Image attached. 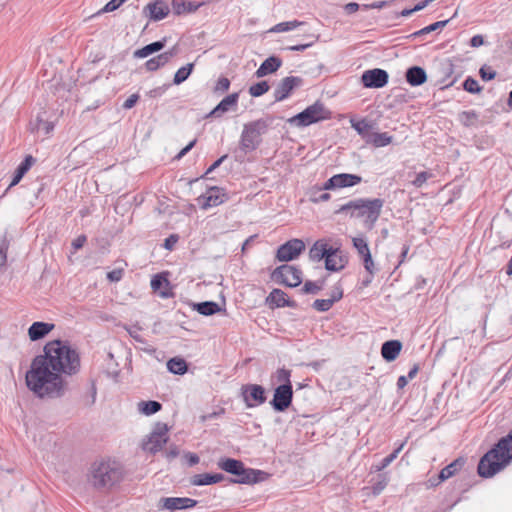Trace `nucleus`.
<instances>
[{
	"instance_id": "nucleus-1",
	"label": "nucleus",
	"mask_w": 512,
	"mask_h": 512,
	"mask_svg": "<svg viewBox=\"0 0 512 512\" xmlns=\"http://www.w3.org/2000/svg\"><path fill=\"white\" fill-rule=\"evenodd\" d=\"M43 354L37 355L26 372V385L39 398H59L64 395L63 375L80 371V356L67 342L52 340L46 343Z\"/></svg>"
},
{
	"instance_id": "nucleus-2",
	"label": "nucleus",
	"mask_w": 512,
	"mask_h": 512,
	"mask_svg": "<svg viewBox=\"0 0 512 512\" xmlns=\"http://www.w3.org/2000/svg\"><path fill=\"white\" fill-rule=\"evenodd\" d=\"M512 461V430L486 452L478 463L477 471L482 478H490Z\"/></svg>"
},
{
	"instance_id": "nucleus-3",
	"label": "nucleus",
	"mask_w": 512,
	"mask_h": 512,
	"mask_svg": "<svg viewBox=\"0 0 512 512\" xmlns=\"http://www.w3.org/2000/svg\"><path fill=\"white\" fill-rule=\"evenodd\" d=\"M124 477L123 466L117 461H100L92 464L89 481L98 490H109Z\"/></svg>"
},
{
	"instance_id": "nucleus-4",
	"label": "nucleus",
	"mask_w": 512,
	"mask_h": 512,
	"mask_svg": "<svg viewBox=\"0 0 512 512\" xmlns=\"http://www.w3.org/2000/svg\"><path fill=\"white\" fill-rule=\"evenodd\" d=\"M275 119L273 115H266L244 124L239 149L244 154L255 151L262 143V135L266 134L268 129L273 126Z\"/></svg>"
},
{
	"instance_id": "nucleus-5",
	"label": "nucleus",
	"mask_w": 512,
	"mask_h": 512,
	"mask_svg": "<svg viewBox=\"0 0 512 512\" xmlns=\"http://www.w3.org/2000/svg\"><path fill=\"white\" fill-rule=\"evenodd\" d=\"M218 465L225 472L237 476V479L231 480L233 483L255 484L266 480L269 476L262 470L246 468L242 461L233 458L221 459Z\"/></svg>"
},
{
	"instance_id": "nucleus-6",
	"label": "nucleus",
	"mask_w": 512,
	"mask_h": 512,
	"mask_svg": "<svg viewBox=\"0 0 512 512\" xmlns=\"http://www.w3.org/2000/svg\"><path fill=\"white\" fill-rule=\"evenodd\" d=\"M331 118V111L321 101L305 108L302 112L288 119V123L296 127H306Z\"/></svg>"
},
{
	"instance_id": "nucleus-7",
	"label": "nucleus",
	"mask_w": 512,
	"mask_h": 512,
	"mask_svg": "<svg viewBox=\"0 0 512 512\" xmlns=\"http://www.w3.org/2000/svg\"><path fill=\"white\" fill-rule=\"evenodd\" d=\"M384 200L381 198H358V209L356 218H362L364 226L368 230H372L378 221Z\"/></svg>"
},
{
	"instance_id": "nucleus-8",
	"label": "nucleus",
	"mask_w": 512,
	"mask_h": 512,
	"mask_svg": "<svg viewBox=\"0 0 512 512\" xmlns=\"http://www.w3.org/2000/svg\"><path fill=\"white\" fill-rule=\"evenodd\" d=\"M271 279L287 287H297L302 282V271L296 266L283 264L271 273Z\"/></svg>"
},
{
	"instance_id": "nucleus-9",
	"label": "nucleus",
	"mask_w": 512,
	"mask_h": 512,
	"mask_svg": "<svg viewBox=\"0 0 512 512\" xmlns=\"http://www.w3.org/2000/svg\"><path fill=\"white\" fill-rule=\"evenodd\" d=\"M168 426L165 423L158 422L150 436L146 441L143 442V450L148 451L152 454L159 452L163 445L168 441Z\"/></svg>"
},
{
	"instance_id": "nucleus-10",
	"label": "nucleus",
	"mask_w": 512,
	"mask_h": 512,
	"mask_svg": "<svg viewBox=\"0 0 512 512\" xmlns=\"http://www.w3.org/2000/svg\"><path fill=\"white\" fill-rule=\"evenodd\" d=\"M241 396L247 408L261 405L267 399L265 388L259 384L242 385Z\"/></svg>"
},
{
	"instance_id": "nucleus-11",
	"label": "nucleus",
	"mask_w": 512,
	"mask_h": 512,
	"mask_svg": "<svg viewBox=\"0 0 512 512\" xmlns=\"http://www.w3.org/2000/svg\"><path fill=\"white\" fill-rule=\"evenodd\" d=\"M304 250L305 243L301 239H291L277 249L276 258L280 262L292 261Z\"/></svg>"
},
{
	"instance_id": "nucleus-12",
	"label": "nucleus",
	"mask_w": 512,
	"mask_h": 512,
	"mask_svg": "<svg viewBox=\"0 0 512 512\" xmlns=\"http://www.w3.org/2000/svg\"><path fill=\"white\" fill-rule=\"evenodd\" d=\"M293 388L288 385H278L270 401V405L277 412H284L292 404Z\"/></svg>"
},
{
	"instance_id": "nucleus-13",
	"label": "nucleus",
	"mask_w": 512,
	"mask_h": 512,
	"mask_svg": "<svg viewBox=\"0 0 512 512\" xmlns=\"http://www.w3.org/2000/svg\"><path fill=\"white\" fill-rule=\"evenodd\" d=\"M171 11V7L165 0H155L144 6L142 14L149 21L158 22L165 19Z\"/></svg>"
},
{
	"instance_id": "nucleus-14",
	"label": "nucleus",
	"mask_w": 512,
	"mask_h": 512,
	"mask_svg": "<svg viewBox=\"0 0 512 512\" xmlns=\"http://www.w3.org/2000/svg\"><path fill=\"white\" fill-rule=\"evenodd\" d=\"M303 85V79L298 76H287L283 78L274 89V98L276 102L287 99L292 91Z\"/></svg>"
},
{
	"instance_id": "nucleus-15",
	"label": "nucleus",
	"mask_w": 512,
	"mask_h": 512,
	"mask_svg": "<svg viewBox=\"0 0 512 512\" xmlns=\"http://www.w3.org/2000/svg\"><path fill=\"white\" fill-rule=\"evenodd\" d=\"M198 501L188 497H162L157 503L159 510H185L193 508L197 505Z\"/></svg>"
},
{
	"instance_id": "nucleus-16",
	"label": "nucleus",
	"mask_w": 512,
	"mask_h": 512,
	"mask_svg": "<svg viewBox=\"0 0 512 512\" xmlns=\"http://www.w3.org/2000/svg\"><path fill=\"white\" fill-rule=\"evenodd\" d=\"M388 79L387 71L380 68L366 70L361 76L362 84L366 88H382L388 83Z\"/></svg>"
},
{
	"instance_id": "nucleus-17",
	"label": "nucleus",
	"mask_w": 512,
	"mask_h": 512,
	"mask_svg": "<svg viewBox=\"0 0 512 512\" xmlns=\"http://www.w3.org/2000/svg\"><path fill=\"white\" fill-rule=\"evenodd\" d=\"M226 200H228V196L224 189L217 186L209 188L206 195H201L197 198L198 204L202 209L218 206Z\"/></svg>"
},
{
	"instance_id": "nucleus-18",
	"label": "nucleus",
	"mask_w": 512,
	"mask_h": 512,
	"mask_svg": "<svg viewBox=\"0 0 512 512\" xmlns=\"http://www.w3.org/2000/svg\"><path fill=\"white\" fill-rule=\"evenodd\" d=\"M362 178L356 174L340 173L330 177L325 183L324 188L327 189H340L346 187H353L361 183Z\"/></svg>"
},
{
	"instance_id": "nucleus-19",
	"label": "nucleus",
	"mask_w": 512,
	"mask_h": 512,
	"mask_svg": "<svg viewBox=\"0 0 512 512\" xmlns=\"http://www.w3.org/2000/svg\"><path fill=\"white\" fill-rule=\"evenodd\" d=\"M238 100L239 92H234L227 95L216 105V107L208 114L207 117L219 118L228 111H235L238 106Z\"/></svg>"
},
{
	"instance_id": "nucleus-20",
	"label": "nucleus",
	"mask_w": 512,
	"mask_h": 512,
	"mask_svg": "<svg viewBox=\"0 0 512 512\" xmlns=\"http://www.w3.org/2000/svg\"><path fill=\"white\" fill-rule=\"evenodd\" d=\"M270 306L295 308L296 302L287 298V294L281 289L275 288L266 298Z\"/></svg>"
},
{
	"instance_id": "nucleus-21",
	"label": "nucleus",
	"mask_w": 512,
	"mask_h": 512,
	"mask_svg": "<svg viewBox=\"0 0 512 512\" xmlns=\"http://www.w3.org/2000/svg\"><path fill=\"white\" fill-rule=\"evenodd\" d=\"M55 325L53 323L37 321L32 323L28 329V335L31 341H37L43 339L48 335Z\"/></svg>"
},
{
	"instance_id": "nucleus-22",
	"label": "nucleus",
	"mask_w": 512,
	"mask_h": 512,
	"mask_svg": "<svg viewBox=\"0 0 512 512\" xmlns=\"http://www.w3.org/2000/svg\"><path fill=\"white\" fill-rule=\"evenodd\" d=\"M282 66V59L277 56H270L265 59L256 70L255 75L262 78L268 74L276 72Z\"/></svg>"
},
{
	"instance_id": "nucleus-23",
	"label": "nucleus",
	"mask_w": 512,
	"mask_h": 512,
	"mask_svg": "<svg viewBox=\"0 0 512 512\" xmlns=\"http://www.w3.org/2000/svg\"><path fill=\"white\" fill-rule=\"evenodd\" d=\"M402 350V343L399 340H388L382 344L381 355L387 362L394 361Z\"/></svg>"
},
{
	"instance_id": "nucleus-24",
	"label": "nucleus",
	"mask_w": 512,
	"mask_h": 512,
	"mask_svg": "<svg viewBox=\"0 0 512 512\" xmlns=\"http://www.w3.org/2000/svg\"><path fill=\"white\" fill-rule=\"evenodd\" d=\"M167 43L166 37L162 38L159 41L152 42L140 49H137L133 52V57L136 59L146 58L154 53L161 51Z\"/></svg>"
},
{
	"instance_id": "nucleus-25",
	"label": "nucleus",
	"mask_w": 512,
	"mask_h": 512,
	"mask_svg": "<svg viewBox=\"0 0 512 512\" xmlns=\"http://www.w3.org/2000/svg\"><path fill=\"white\" fill-rule=\"evenodd\" d=\"M406 81L411 86H420L427 80L426 71L420 66H412L406 70Z\"/></svg>"
},
{
	"instance_id": "nucleus-26",
	"label": "nucleus",
	"mask_w": 512,
	"mask_h": 512,
	"mask_svg": "<svg viewBox=\"0 0 512 512\" xmlns=\"http://www.w3.org/2000/svg\"><path fill=\"white\" fill-rule=\"evenodd\" d=\"M200 3L186 0H172L171 9L175 15H183L187 13H193L198 10Z\"/></svg>"
},
{
	"instance_id": "nucleus-27",
	"label": "nucleus",
	"mask_w": 512,
	"mask_h": 512,
	"mask_svg": "<svg viewBox=\"0 0 512 512\" xmlns=\"http://www.w3.org/2000/svg\"><path fill=\"white\" fill-rule=\"evenodd\" d=\"M36 159L32 155H27L24 160L18 165L15 170L14 176L9 187L17 185L24 175L30 170Z\"/></svg>"
},
{
	"instance_id": "nucleus-28",
	"label": "nucleus",
	"mask_w": 512,
	"mask_h": 512,
	"mask_svg": "<svg viewBox=\"0 0 512 512\" xmlns=\"http://www.w3.org/2000/svg\"><path fill=\"white\" fill-rule=\"evenodd\" d=\"M224 479V475L221 473H202L196 474L191 478V484L196 486H205L218 483Z\"/></svg>"
},
{
	"instance_id": "nucleus-29",
	"label": "nucleus",
	"mask_w": 512,
	"mask_h": 512,
	"mask_svg": "<svg viewBox=\"0 0 512 512\" xmlns=\"http://www.w3.org/2000/svg\"><path fill=\"white\" fill-rule=\"evenodd\" d=\"M466 463V460L463 457H459L452 461L450 464L445 466L439 472L440 481H445L451 477H453Z\"/></svg>"
},
{
	"instance_id": "nucleus-30",
	"label": "nucleus",
	"mask_w": 512,
	"mask_h": 512,
	"mask_svg": "<svg viewBox=\"0 0 512 512\" xmlns=\"http://www.w3.org/2000/svg\"><path fill=\"white\" fill-rule=\"evenodd\" d=\"M327 190V188H324V185H315L311 187L308 191L309 201L315 204L329 201L331 199V195L328 192H325Z\"/></svg>"
},
{
	"instance_id": "nucleus-31",
	"label": "nucleus",
	"mask_w": 512,
	"mask_h": 512,
	"mask_svg": "<svg viewBox=\"0 0 512 512\" xmlns=\"http://www.w3.org/2000/svg\"><path fill=\"white\" fill-rule=\"evenodd\" d=\"M194 310L204 316H211L221 311L218 303L214 301H204L194 304Z\"/></svg>"
},
{
	"instance_id": "nucleus-32",
	"label": "nucleus",
	"mask_w": 512,
	"mask_h": 512,
	"mask_svg": "<svg viewBox=\"0 0 512 512\" xmlns=\"http://www.w3.org/2000/svg\"><path fill=\"white\" fill-rule=\"evenodd\" d=\"M167 368L173 374L183 375L186 373L188 366L184 359L174 357L167 362Z\"/></svg>"
},
{
	"instance_id": "nucleus-33",
	"label": "nucleus",
	"mask_w": 512,
	"mask_h": 512,
	"mask_svg": "<svg viewBox=\"0 0 512 512\" xmlns=\"http://www.w3.org/2000/svg\"><path fill=\"white\" fill-rule=\"evenodd\" d=\"M162 408V404L158 401L149 400V401H141L138 403V410L144 415H152L160 411Z\"/></svg>"
},
{
	"instance_id": "nucleus-34",
	"label": "nucleus",
	"mask_w": 512,
	"mask_h": 512,
	"mask_svg": "<svg viewBox=\"0 0 512 512\" xmlns=\"http://www.w3.org/2000/svg\"><path fill=\"white\" fill-rule=\"evenodd\" d=\"M358 209V198L348 201L347 203L341 205L336 211L335 214H345L350 218H356Z\"/></svg>"
},
{
	"instance_id": "nucleus-35",
	"label": "nucleus",
	"mask_w": 512,
	"mask_h": 512,
	"mask_svg": "<svg viewBox=\"0 0 512 512\" xmlns=\"http://www.w3.org/2000/svg\"><path fill=\"white\" fill-rule=\"evenodd\" d=\"M326 242L324 240L316 241L310 248L309 257L313 261H320L325 256Z\"/></svg>"
},
{
	"instance_id": "nucleus-36",
	"label": "nucleus",
	"mask_w": 512,
	"mask_h": 512,
	"mask_svg": "<svg viewBox=\"0 0 512 512\" xmlns=\"http://www.w3.org/2000/svg\"><path fill=\"white\" fill-rule=\"evenodd\" d=\"M449 20H443V21H437L435 23H432L408 36V38H417L422 35L431 33L433 31H436L438 29L444 28L448 24Z\"/></svg>"
},
{
	"instance_id": "nucleus-37",
	"label": "nucleus",
	"mask_w": 512,
	"mask_h": 512,
	"mask_svg": "<svg viewBox=\"0 0 512 512\" xmlns=\"http://www.w3.org/2000/svg\"><path fill=\"white\" fill-rule=\"evenodd\" d=\"M194 68V63H188L187 65L179 68L173 78V83L175 85H179L186 81L190 74L192 73Z\"/></svg>"
},
{
	"instance_id": "nucleus-38",
	"label": "nucleus",
	"mask_w": 512,
	"mask_h": 512,
	"mask_svg": "<svg viewBox=\"0 0 512 512\" xmlns=\"http://www.w3.org/2000/svg\"><path fill=\"white\" fill-rule=\"evenodd\" d=\"M304 22L293 20V21H287V22H281L276 24L270 31L271 32H287L290 30H293L301 25H303Z\"/></svg>"
},
{
	"instance_id": "nucleus-39",
	"label": "nucleus",
	"mask_w": 512,
	"mask_h": 512,
	"mask_svg": "<svg viewBox=\"0 0 512 512\" xmlns=\"http://www.w3.org/2000/svg\"><path fill=\"white\" fill-rule=\"evenodd\" d=\"M269 84L267 81H260L249 87V94L252 97H260L269 90Z\"/></svg>"
},
{
	"instance_id": "nucleus-40",
	"label": "nucleus",
	"mask_w": 512,
	"mask_h": 512,
	"mask_svg": "<svg viewBox=\"0 0 512 512\" xmlns=\"http://www.w3.org/2000/svg\"><path fill=\"white\" fill-rule=\"evenodd\" d=\"M477 119L478 114L474 110L463 111L459 114L460 122L466 127L474 125Z\"/></svg>"
},
{
	"instance_id": "nucleus-41",
	"label": "nucleus",
	"mask_w": 512,
	"mask_h": 512,
	"mask_svg": "<svg viewBox=\"0 0 512 512\" xmlns=\"http://www.w3.org/2000/svg\"><path fill=\"white\" fill-rule=\"evenodd\" d=\"M353 246L357 250L360 257L370 252L367 240L364 237H354L352 239Z\"/></svg>"
},
{
	"instance_id": "nucleus-42",
	"label": "nucleus",
	"mask_w": 512,
	"mask_h": 512,
	"mask_svg": "<svg viewBox=\"0 0 512 512\" xmlns=\"http://www.w3.org/2000/svg\"><path fill=\"white\" fill-rule=\"evenodd\" d=\"M32 131H40L44 130L45 134H49L54 129V124L52 122L44 121L39 116L36 118L35 123H31Z\"/></svg>"
},
{
	"instance_id": "nucleus-43",
	"label": "nucleus",
	"mask_w": 512,
	"mask_h": 512,
	"mask_svg": "<svg viewBox=\"0 0 512 512\" xmlns=\"http://www.w3.org/2000/svg\"><path fill=\"white\" fill-rule=\"evenodd\" d=\"M392 142V136L388 133H375L373 135L372 143L376 147H384Z\"/></svg>"
},
{
	"instance_id": "nucleus-44",
	"label": "nucleus",
	"mask_w": 512,
	"mask_h": 512,
	"mask_svg": "<svg viewBox=\"0 0 512 512\" xmlns=\"http://www.w3.org/2000/svg\"><path fill=\"white\" fill-rule=\"evenodd\" d=\"M388 481L389 479L385 473L379 474L378 480L372 485V494L375 496L379 495L387 486Z\"/></svg>"
},
{
	"instance_id": "nucleus-45",
	"label": "nucleus",
	"mask_w": 512,
	"mask_h": 512,
	"mask_svg": "<svg viewBox=\"0 0 512 512\" xmlns=\"http://www.w3.org/2000/svg\"><path fill=\"white\" fill-rule=\"evenodd\" d=\"M290 377L291 371L288 369L280 368L276 372V379L277 382L280 383L279 385H288L289 387H292Z\"/></svg>"
},
{
	"instance_id": "nucleus-46",
	"label": "nucleus",
	"mask_w": 512,
	"mask_h": 512,
	"mask_svg": "<svg viewBox=\"0 0 512 512\" xmlns=\"http://www.w3.org/2000/svg\"><path fill=\"white\" fill-rule=\"evenodd\" d=\"M463 88L465 91L469 93H479L482 91V87L479 85L478 81L472 77H467L463 82Z\"/></svg>"
},
{
	"instance_id": "nucleus-47",
	"label": "nucleus",
	"mask_w": 512,
	"mask_h": 512,
	"mask_svg": "<svg viewBox=\"0 0 512 512\" xmlns=\"http://www.w3.org/2000/svg\"><path fill=\"white\" fill-rule=\"evenodd\" d=\"M325 268L331 272H337V271L342 270L344 268L342 258L339 257L338 260L336 259V257L327 258L325 260Z\"/></svg>"
},
{
	"instance_id": "nucleus-48",
	"label": "nucleus",
	"mask_w": 512,
	"mask_h": 512,
	"mask_svg": "<svg viewBox=\"0 0 512 512\" xmlns=\"http://www.w3.org/2000/svg\"><path fill=\"white\" fill-rule=\"evenodd\" d=\"M168 279L162 274H156L151 279V288L154 291H159L163 286H169Z\"/></svg>"
},
{
	"instance_id": "nucleus-49",
	"label": "nucleus",
	"mask_w": 512,
	"mask_h": 512,
	"mask_svg": "<svg viewBox=\"0 0 512 512\" xmlns=\"http://www.w3.org/2000/svg\"><path fill=\"white\" fill-rule=\"evenodd\" d=\"M333 306V300L328 299H316L312 307L319 312H326Z\"/></svg>"
},
{
	"instance_id": "nucleus-50",
	"label": "nucleus",
	"mask_w": 512,
	"mask_h": 512,
	"mask_svg": "<svg viewBox=\"0 0 512 512\" xmlns=\"http://www.w3.org/2000/svg\"><path fill=\"white\" fill-rule=\"evenodd\" d=\"M230 84V80L227 77H220L218 78L213 91L216 94H222L229 90Z\"/></svg>"
},
{
	"instance_id": "nucleus-51",
	"label": "nucleus",
	"mask_w": 512,
	"mask_h": 512,
	"mask_svg": "<svg viewBox=\"0 0 512 512\" xmlns=\"http://www.w3.org/2000/svg\"><path fill=\"white\" fill-rule=\"evenodd\" d=\"M160 54L157 55L156 57H153L151 59H149L148 61H146L145 63V68L147 71H156L158 70L160 67H163L166 65V63L164 62V60H160Z\"/></svg>"
},
{
	"instance_id": "nucleus-52",
	"label": "nucleus",
	"mask_w": 512,
	"mask_h": 512,
	"mask_svg": "<svg viewBox=\"0 0 512 512\" xmlns=\"http://www.w3.org/2000/svg\"><path fill=\"white\" fill-rule=\"evenodd\" d=\"M307 38L310 39V41L308 43L289 46V47H287V50L302 52V51L306 50L307 48L311 47L318 40V36L313 35V34L308 35Z\"/></svg>"
},
{
	"instance_id": "nucleus-53",
	"label": "nucleus",
	"mask_w": 512,
	"mask_h": 512,
	"mask_svg": "<svg viewBox=\"0 0 512 512\" xmlns=\"http://www.w3.org/2000/svg\"><path fill=\"white\" fill-rule=\"evenodd\" d=\"M352 127L359 133L364 134L372 129V124L366 119H361L356 122H352Z\"/></svg>"
},
{
	"instance_id": "nucleus-54",
	"label": "nucleus",
	"mask_w": 512,
	"mask_h": 512,
	"mask_svg": "<svg viewBox=\"0 0 512 512\" xmlns=\"http://www.w3.org/2000/svg\"><path fill=\"white\" fill-rule=\"evenodd\" d=\"M431 177H432V173H430V172H427V171L419 172L418 174H416V177L412 181V184L415 187L420 188Z\"/></svg>"
},
{
	"instance_id": "nucleus-55",
	"label": "nucleus",
	"mask_w": 512,
	"mask_h": 512,
	"mask_svg": "<svg viewBox=\"0 0 512 512\" xmlns=\"http://www.w3.org/2000/svg\"><path fill=\"white\" fill-rule=\"evenodd\" d=\"M363 260L364 268L365 270L370 274L373 275L376 271L374 261L372 259L371 252L366 253L364 256L361 257Z\"/></svg>"
},
{
	"instance_id": "nucleus-56",
	"label": "nucleus",
	"mask_w": 512,
	"mask_h": 512,
	"mask_svg": "<svg viewBox=\"0 0 512 512\" xmlns=\"http://www.w3.org/2000/svg\"><path fill=\"white\" fill-rule=\"evenodd\" d=\"M322 289V285L316 282L306 281L302 287V292L305 294H317Z\"/></svg>"
},
{
	"instance_id": "nucleus-57",
	"label": "nucleus",
	"mask_w": 512,
	"mask_h": 512,
	"mask_svg": "<svg viewBox=\"0 0 512 512\" xmlns=\"http://www.w3.org/2000/svg\"><path fill=\"white\" fill-rule=\"evenodd\" d=\"M479 74L484 81H490L496 77V71L486 65L480 68Z\"/></svg>"
},
{
	"instance_id": "nucleus-58",
	"label": "nucleus",
	"mask_w": 512,
	"mask_h": 512,
	"mask_svg": "<svg viewBox=\"0 0 512 512\" xmlns=\"http://www.w3.org/2000/svg\"><path fill=\"white\" fill-rule=\"evenodd\" d=\"M392 3H393L392 0H388V1L383 0V1H375L371 4H362V10L366 11L369 9H382L386 6H389Z\"/></svg>"
},
{
	"instance_id": "nucleus-59",
	"label": "nucleus",
	"mask_w": 512,
	"mask_h": 512,
	"mask_svg": "<svg viewBox=\"0 0 512 512\" xmlns=\"http://www.w3.org/2000/svg\"><path fill=\"white\" fill-rule=\"evenodd\" d=\"M413 13H415L413 8H405L401 12H395V13H392L391 15H389V16H386L385 19L386 20L395 21L399 17H408V16L412 15Z\"/></svg>"
},
{
	"instance_id": "nucleus-60",
	"label": "nucleus",
	"mask_w": 512,
	"mask_h": 512,
	"mask_svg": "<svg viewBox=\"0 0 512 512\" xmlns=\"http://www.w3.org/2000/svg\"><path fill=\"white\" fill-rule=\"evenodd\" d=\"M123 3L120 0H111L109 1L99 13H108L113 12L118 9Z\"/></svg>"
},
{
	"instance_id": "nucleus-61",
	"label": "nucleus",
	"mask_w": 512,
	"mask_h": 512,
	"mask_svg": "<svg viewBox=\"0 0 512 512\" xmlns=\"http://www.w3.org/2000/svg\"><path fill=\"white\" fill-rule=\"evenodd\" d=\"M141 330L138 326H133L130 328H127V332L129 335L137 342L139 343H145V340L142 338V336L139 334V331Z\"/></svg>"
},
{
	"instance_id": "nucleus-62",
	"label": "nucleus",
	"mask_w": 512,
	"mask_h": 512,
	"mask_svg": "<svg viewBox=\"0 0 512 512\" xmlns=\"http://www.w3.org/2000/svg\"><path fill=\"white\" fill-rule=\"evenodd\" d=\"M179 236L177 234H171L164 240L163 247L167 250H172L175 244L178 242Z\"/></svg>"
},
{
	"instance_id": "nucleus-63",
	"label": "nucleus",
	"mask_w": 512,
	"mask_h": 512,
	"mask_svg": "<svg viewBox=\"0 0 512 512\" xmlns=\"http://www.w3.org/2000/svg\"><path fill=\"white\" fill-rule=\"evenodd\" d=\"M343 9L347 15H351L358 10H362V4H358L356 2H350L343 6Z\"/></svg>"
},
{
	"instance_id": "nucleus-64",
	"label": "nucleus",
	"mask_w": 512,
	"mask_h": 512,
	"mask_svg": "<svg viewBox=\"0 0 512 512\" xmlns=\"http://www.w3.org/2000/svg\"><path fill=\"white\" fill-rule=\"evenodd\" d=\"M343 297V289L340 285H335L331 292L330 300H333V304L338 302Z\"/></svg>"
}]
</instances>
